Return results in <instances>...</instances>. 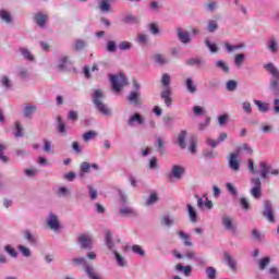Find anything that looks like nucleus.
Here are the masks:
<instances>
[{
  "mask_svg": "<svg viewBox=\"0 0 279 279\" xmlns=\"http://www.w3.org/2000/svg\"><path fill=\"white\" fill-rule=\"evenodd\" d=\"M92 99L95 108L100 111L101 114H105V117L112 116V110H110V108H108V105L104 102V99H106V94H104V90L95 89L94 94L92 95Z\"/></svg>",
  "mask_w": 279,
  "mask_h": 279,
  "instance_id": "nucleus-1",
  "label": "nucleus"
},
{
  "mask_svg": "<svg viewBox=\"0 0 279 279\" xmlns=\"http://www.w3.org/2000/svg\"><path fill=\"white\" fill-rule=\"evenodd\" d=\"M161 86H163V90L161 92L160 97L163 100L167 108H171L173 104V98H171V75H169V73L162 74Z\"/></svg>",
  "mask_w": 279,
  "mask_h": 279,
  "instance_id": "nucleus-2",
  "label": "nucleus"
},
{
  "mask_svg": "<svg viewBox=\"0 0 279 279\" xmlns=\"http://www.w3.org/2000/svg\"><path fill=\"white\" fill-rule=\"evenodd\" d=\"M264 69L270 75L269 89L276 96H279V69L274 63H266Z\"/></svg>",
  "mask_w": 279,
  "mask_h": 279,
  "instance_id": "nucleus-3",
  "label": "nucleus"
},
{
  "mask_svg": "<svg viewBox=\"0 0 279 279\" xmlns=\"http://www.w3.org/2000/svg\"><path fill=\"white\" fill-rule=\"evenodd\" d=\"M110 82L113 93L119 95V93H121V90L128 86V76H125V74L110 75Z\"/></svg>",
  "mask_w": 279,
  "mask_h": 279,
  "instance_id": "nucleus-4",
  "label": "nucleus"
},
{
  "mask_svg": "<svg viewBox=\"0 0 279 279\" xmlns=\"http://www.w3.org/2000/svg\"><path fill=\"white\" fill-rule=\"evenodd\" d=\"M259 175L263 180H267L270 175H279V169L271 168V165L267 161H259Z\"/></svg>",
  "mask_w": 279,
  "mask_h": 279,
  "instance_id": "nucleus-5",
  "label": "nucleus"
},
{
  "mask_svg": "<svg viewBox=\"0 0 279 279\" xmlns=\"http://www.w3.org/2000/svg\"><path fill=\"white\" fill-rule=\"evenodd\" d=\"M251 195L253 199H260L263 197V183L260 182L259 178H252L251 179Z\"/></svg>",
  "mask_w": 279,
  "mask_h": 279,
  "instance_id": "nucleus-6",
  "label": "nucleus"
},
{
  "mask_svg": "<svg viewBox=\"0 0 279 279\" xmlns=\"http://www.w3.org/2000/svg\"><path fill=\"white\" fill-rule=\"evenodd\" d=\"M47 226L52 232H59L62 229V225L60 223V218L58 215L50 213L47 218Z\"/></svg>",
  "mask_w": 279,
  "mask_h": 279,
  "instance_id": "nucleus-7",
  "label": "nucleus"
},
{
  "mask_svg": "<svg viewBox=\"0 0 279 279\" xmlns=\"http://www.w3.org/2000/svg\"><path fill=\"white\" fill-rule=\"evenodd\" d=\"M128 125L129 128H140L141 125H145V117H143L138 112H135L130 116L128 120Z\"/></svg>",
  "mask_w": 279,
  "mask_h": 279,
  "instance_id": "nucleus-8",
  "label": "nucleus"
},
{
  "mask_svg": "<svg viewBox=\"0 0 279 279\" xmlns=\"http://www.w3.org/2000/svg\"><path fill=\"white\" fill-rule=\"evenodd\" d=\"M263 216L269 223H276V217L274 216V205L269 201L264 203Z\"/></svg>",
  "mask_w": 279,
  "mask_h": 279,
  "instance_id": "nucleus-9",
  "label": "nucleus"
},
{
  "mask_svg": "<svg viewBox=\"0 0 279 279\" xmlns=\"http://www.w3.org/2000/svg\"><path fill=\"white\" fill-rule=\"evenodd\" d=\"M197 208L199 210H213V201L208 199V195H203V197L197 196Z\"/></svg>",
  "mask_w": 279,
  "mask_h": 279,
  "instance_id": "nucleus-10",
  "label": "nucleus"
},
{
  "mask_svg": "<svg viewBox=\"0 0 279 279\" xmlns=\"http://www.w3.org/2000/svg\"><path fill=\"white\" fill-rule=\"evenodd\" d=\"M228 166L231 171H239L241 169V161H239V153L230 154L228 158Z\"/></svg>",
  "mask_w": 279,
  "mask_h": 279,
  "instance_id": "nucleus-11",
  "label": "nucleus"
},
{
  "mask_svg": "<svg viewBox=\"0 0 279 279\" xmlns=\"http://www.w3.org/2000/svg\"><path fill=\"white\" fill-rule=\"evenodd\" d=\"M221 221L225 230H227L228 232H236V223H234L232 217L223 216Z\"/></svg>",
  "mask_w": 279,
  "mask_h": 279,
  "instance_id": "nucleus-12",
  "label": "nucleus"
},
{
  "mask_svg": "<svg viewBox=\"0 0 279 279\" xmlns=\"http://www.w3.org/2000/svg\"><path fill=\"white\" fill-rule=\"evenodd\" d=\"M121 217L134 218L138 217V211L132 206H122L119 210Z\"/></svg>",
  "mask_w": 279,
  "mask_h": 279,
  "instance_id": "nucleus-13",
  "label": "nucleus"
},
{
  "mask_svg": "<svg viewBox=\"0 0 279 279\" xmlns=\"http://www.w3.org/2000/svg\"><path fill=\"white\" fill-rule=\"evenodd\" d=\"M184 173H186V169L184 168V166H172L171 175L174 178V180H182V178H184Z\"/></svg>",
  "mask_w": 279,
  "mask_h": 279,
  "instance_id": "nucleus-14",
  "label": "nucleus"
},
{
  "mask_svg": "<svg viewBox=\"0 0 279 279\" xmlns=\"http://www.w3.org/2000/svg\"><path fill=\"white\" fill-rule=\"evenodd\" d=\"M78 243L83 250H88V247H93V236L89 234H83L78 236Z\"/></svg>",
  "mask_w": 279,
  "mask_h": 279,
  "instance_id": "nucleus-15",
  "label": "nucleus"
},
{
  "mask_svg": "<svg viewBox=\"0 0 279 279\" xmlns=\"http://www.w3.org/2000/svg\"><path fill=\"white\" fill-rule=\"evenodd\" d=\"M111 253L113 254V256L116 258V265L118 267H122V268L128 267V259L125 258V256L118 253L117 248H113V251H111Z\"/></svg>",
  "mask_w": 279,
  "mask_h": 279,
  "instance_id": "nucleus-16",
  "label": "nucleus"
},
{
  "mask_svg": "<svg viewBox=\"0 0 279 279\" xmlns=\"http://www.w3.org/2000/svg\"><path fill=\"white\" fill-rule=\"evenodd\" d=\"M49 16L47 15V13H43V12H38L34 15V20L36 25H38V27H45V25H47V21H48Z\"/></svg>",
  "mask_w": 279,
  "mask_h": 279,
  "instance_id": "nucleus-17",
  "label": "nucleus"
},
{
  "mask_svg": "<svg viewBox=\"0 0 279 279\" xmlns=\"http://www.w3.org/2000/svg\"><path fill=\"white\" fill-rule=\"evenodd\" d=\"M90 169H94V171H99V165L97 163H89L87 161H84L81 163V175L84 173H90Z\"/></svg>",
  "mask_w": 279,
  "mask_h": 279,
  "instance_id": "nucleus-18",
  "label": "nucleus"
},
{
  "mask_svg": "<svg viewBox=\"0 0 279 279\" xmlns=\"http://www.w3.org/2000/svg\"><path fill=\"white\" fill-rule=\"evenodd\" d=\"M186 210H187V217L191 221V223H197L199 216L197 215V209L193 207V205L187 204L186 205Z\"/></svg>",
  "mask_w": 279,
  "mask_h": 279,
  "instance_id": "nucleus-19",
  "label": "nucleus"
},
{
  "mask_svg": "<svg viewBox=\"0 0 279 279\" xmlns=\"http://www.w3.org/2000/svg\"><path fill=\"white\" fill-rule=\"evenodd\" d=\"M69 64H71V58L69 56H61L57 61V69L59 71H65Z\"/></svg>",
  "mask_w": 279,
  "mask_h": 279,
  "instance_id": "nucleus-20",
  "label": "nucleus"
},
{
  "mask_svg": "<svg viewBox=\"0 0 279 279\" xmlns=\"http://www.w3.org/2000/svg\"><path fill=\"white\" fill-rule=\"evenodd\" d=\"M57 132L62 136H66L69 134V128H66V123L62 121V117H57Z\"/></svg>",
  "mask_w": 279,
  "mask_h": 279,
  "instance_id": "nucleus-21",
  "label": "nucleus"
},
{
  "mask_svg": "<svg viewBox=\"0 0 279 279\" xmlns=\"http://www.w3.org/2000/svg\"><path fill=\"white\" fill-rule=\"evenodd\" d=\"M175 271H178L179 274H183V276H186V278H189V276H191V274L193 271V267L178 264L175 266Z\"/></svg>",
  "mask_w": 279,
  "mask_h": 279,
  "instance_id": "nucleus-22",
  "label": "nucleus"
},
{
  "mask_svg": "<svg viewBox=\"0 0 279 279\" xmlns=\"http://www.w3.org/2000/svg\"><path fill=\"white\" fill-rule=\"evenodd\" d=\"M267 49L268 51H270V53H278L279 51V44H278V39L276 38H270L267 43Z\"/></svg>",
  "mask_w": 279,
  "mask_h": 279,
  "instance_id": "nucleus-23",
  "label": "nucleus"
},
{
  "mask_svg": "<svg viewBox=\"0 0 279 279\" xmlns=\"http://www.w3.org/2000/svg\"><path fill=\"white\" fill-rule=\"evenodd\" d=\"M23 236L27 241V243H29L31 245H36L38 243V239L29 230H24Z\"/></svg>",
  "mask_w": 279,
  "mask_h": 279,
  "instance_id": "nucleus-24",
  "label": "nucleus"
},
{
  "mask_svg": "<svg viewBox=\"0 0 279 279\" xmlns=\"http://www.w3.org/2000/svg\"><path fill=\"white\" fill-rule=\"evenodd\" d=\"M178 38L183 45H189V43H191V35L182 31V28L178 29Z\"/></svg>",
  "mask_w": 279,
  "mask_h": 279,
  "instance_id": "nucleus-25",
  "label": "nucleus"
},
{
  "mask_svg": "<svg viewBox=\"0 0 279 279\" xmlns=\"http://www.w3.org/2000/svg\"><path fill=\"white\" fill-rule=\"evenodd\" d=\"M105 243H106L108 250H110V252H112L113 250H117V246L114 245V242L112 241V232L106 231Z\"/></svg>",
  "mask_w": 279,
  "mask_h": 279,
  "instance_id": "nucleus-26",
  "label": "nucleus"
},
{
  "mask_svg": "<svg viewBox=\"0 0 279 279\" xmlns=\"http://www.w3.org/2000/svg\"><path fill=\"white\" fill-rule=\"evenodd\" d=\"M225 260L232 271H236V259L230 253H225Z\"/></svg>",
  "mask_w": 279,
  "mask_h": 279,
  "instance_id": "nucleus-27",
  "label": "nucleus"
},
{
  "mask_svg": "<svg viewBox=\"0 0 279 279\" xmlns=\"http://www.w3.org/2000/svg\"><path fill=\"white\" fill-rule=\"evenodd\" d=\"M0 20L2 23H7V25H10V23H12V14L9 13V11L5 9H1L0 10Z\"/></svg>",
  "mask_w": 279,
  "mask_h": 279,
  "instance_id": "nucleus-28",
  "label": "nucleus"
},
{
  "mask_svg": "<svg viewBox=\"0 0 279 279\" xmlns=\"http://www.w3.org/2000/svg\"><path fill=\"white\" fill-rule=\"evenodd\" d=\"M270 263H271V257L270 256L262 257L260 259L257 260L258 269L260 271H265V269H267V266Z\"/></svg>",
  "mask_w": 279,
  "mask_h": 279,
  "instance_id": "nucleus-29",
  "label": "nucleus"
},
{
  "mask_svg": "<svg viewBox=\"0 0 279 279\" xmlns=\"http://www.w3.org/2000/svg\"><path fill=\"white\" fill-rule=\"evenodd\" d=\"M21 56L24 58V60H27V62H34L35 57L27 48H20L19 49Z\"/></svg>",
  "mask_w": 279,
  "mask_h": 279,
  "instance_id": "nucleus-30",
  "label": "nucleus"
},
{
  "mask_svg": "<svg viewBox=\"0 0 279 279\" xmlns=\"http://www.w3.org/2000/svg\"><path fill=\"white\" fill-rule=\"evenodd\" d=\"M178 235L183 241V243L186 247L193 246V242H191V235H189L186 232L178 231Z\"/></svg>",
  "mask_w": 279,
  "mask_h": 279,
  "instance_id": "nucleus-31",
  "label": "nucleus"
},
{
  "mask_svg": "<svg viewBox=\"0 0 279 279\" xmlns=\"http://www.w3.org/2000/svg\"><path fill=\"white\" fill-rule=\"evenodd\" d=\"M185 86H186L187 93H191L192 95H195V93H197V86H195V82H193V78L187 77L185 80Z\"/></svg>",
  "mask_w": 279,
  "mask_h": 279,
  "instance_id": "nucleus-32",
  "label": "nucleus"
},
{
  "mask_svg": "<svg viewBox=\"0 0 279 279\" xmlns=\"http://www.w3.org/2000/svg\"><path fill=\"white\" fill-rule=\"evenodd\" d=\"M154 61L160 66H165V64H169V59L165 54L157 53L154 56Z\"/></svg>",
  "mask_w": 279,
  "mask_h": 279,
  "instance_id": "nucleus-33",
  "label": "nucleus"
},
{
  "mask_svg": "<svg viewBox=\"0 0 279 279\" xmlns=\"http://www.w3.org/2000/svg\"><path fill=\"white\" fill-rule=\"evenodd\" d=\"M225 49L228 53H232L233 51H238V49H245V44L232 46L230 43H225Z\"/></svg>",
  "mask_w": 279,
  "mask_h": 279,
  "instance_id": "nucleus-34",
  "label": "nucleus"
},
{
  "mask_svg": "<svg viewBox=\"0 0 279 279\" xmlns=\"http://www.w3.org/2000/svg\"><path fill=\"white\" fill-rule=\"evenodd\" d=\"M216 69H219L222 73H230V66H228V63L223 60L216 61Z\"/></svg>",
  "mask_w": 279,
  "mask_h": 279,
  "instance_id": "nucleus-35",
  "label": "nucleus"
},
{
  "mask_svg": "<svg viewBox=\"0 0 279 279\" xmlns=\"http://www.w3.org/2000/svg\"><path fill=\"white\" fill-rule=\"evenodd\" d=\"M233 62L238 69H241V66H243V62H245V54L243 53L235 54Z\"/></svg>",
  "mask_w": 279,
  "mask_h": 279,
  "instance_id": "nucleus-36",
  "label": "nucleus"
},
{
  "mask_svg": "<svg viewBox=\"0 0 279 279\" xmlns=\"http://www.w3.org/2000/svg\"><path fill=\"white\" fill-rule=\"evenodd\" d=\"M186 134H187L186 131H181L178 136V143L181 149H186V142H185Z\"/></svg>",
  "mask_w": 279,
  "mask_h": 279,
  "instance_id": "nucleus-37",
  "label": "nucleus"
},
{
  "mask_svg": "<svg viewBox=\"0 0 279 279\" xmlns=\"http://www.w3.org/2000/svg\"><path fill=\"white\" fill-rule=\"evenodd\" d=\"M255 106H257L259 112H269V104L263 102L260 100H254Z\"/></svg>",
  "mask_w": 279,
  "mask_h": 279,
  "instance_id": "nucleus-38",
  "label": "nucleus"
},
{
  "mask_svg": "<svg viewBox=\"0 0 279 279\" xmlns=\"http://www.w3.org/2000/svg\"><path fill=\"white\" fill-rule=\"evenodd\" d=\"M141 97V92H131L128 96L130 104L138 105V98Z\"/></svg>",
  "mask_w": 279,
  "mask_h": 279,
  "instance_id": "nucleus-39",
  "label": "nucleus"
},
{
  "mask_svg": "<svg viewBox=\"0 0 279 279\" xmlns=\"http://www.w3.org/2000/svg\"><path fill=\"white\" fill-rule=\"evenodd\" d=\"M19 252L22 254V256H24L25 258H29V256H32V250H29V247L20 244L17 246Z\"/></svg>",
  "mask_w": 279,
  "mask_h": 279,
  "instance_id": "nucleus-40",
  "label": "nucleus"
},
{
  "mask_svg": "<svg viewBox=\"0 0 279 279\" xmlns=\"http://www.w3.org/2000/svg\"><path fill=\"white\" fill-rule=\"evenodd\" d=\"M218 28H219V22H217V20L208 21L207 29H208V32H210V34H213V32H217Z\"/></svg>",
  "mask_w": 279,
  "mask_h": 279,
  "instance_id": "nucleus-41",
  "label": "nucleus"
},
{
  "mask_svg": "<svg viewBox=\"0 0 279 279\" xmlns=\"http://www.w3.org/2000/svg\"><path fill=\"white\" fill-rule=\"evenodd\" d=\"M17 76L21 80H29V70L27 68H20L17 71Z\"/></svg>",
  "mask_w": 279,
  "mask_h": 279,
  "instance_id": "nucleus-42",
  "label": "nucleus"
},
{
  "mask_svg": "<svg viewBox=\"0 0 279 279\" xmlns=\"http://www.w3.org/2000/svg\"><path fill=\"white\" fill-rule=\"evenodd\" d=\"M0 82L7 90H10V88H12V80H10V77H8L7 75L1 76Z\"/></svg>",
  "mask_w": 279,
  "mask_h": 279,
  "instance_id": "nucleus-43",
  "label": "nucleus"
},
{
  "mask_svg": "<svg viewBox=\"0 0 279 279\" xmlns=\"http://www.w3.org/2000/svg\"><path fill=\"white\" fill-rule=\"evenodd\" d=\"M75 51H82V49H86V40L76 39L73 45Z\"/></svg>",
  "mask_w": 279,
  "mask_h": 279,
  "instance_id": "nucleus-44",
  "label": "nucleus"
},
{
  "mask_svg": "<svg viewBox=\"0 0 279 279\" xmlns=\"http://www.w3.org/2000/svg\"><path fill=\"white\" fill-rule=\"evenodd\" d=\"M268 278L269 279H279V268L278 267H270L268 269Z\"/></svg>",
  "mask_w": 279,
  "mask_h": 279,
  "instance_id": "nucleus-45",
  "label": "nucleus"
},
{
  "mask_svg": "<svg viewBox=\"0 0 279 279\" xmlns=\"http://www.w3.org/2000/svg\"><path fill=\"white\" fill-rule=\"evenodd\" d=\"M120 51H130L132 49V43L124 40L118 45Z\"/></svg>",
  "mask_w": 279,
  "mask_h": 279,
  "instance_id": "nucleus-46",
  "label": "nucleus"
},
{
  "mask_svg": "<svg viewBox=\"0 0 279 279\" xmlns=\"http://www.w3.org/2000/svg\"><path fill=\"white\" fill-rule=\"evenodd\" d=\"M72 263H74V265H82L85 268V271H86V267H89L88 263L86 262V257L73 258Z\"/></svg>",
  "mask_w": 279,
  "mask_h": 279,
  "instance_id": "nucleus-47",
  "label": "nucleus"
},
{
  "mask_svg": "<svg viewBox=\"0 0 279 279\" xmlns=\"http://www.w3.org/2000/svg\"><path fill=\"white\" fill-rule=\"evenodd\" d=\"M4 252H7V254H9V256L11 258H17L19 257V253L16 252V250H14L12 247V245L4 246Z\"/></svg>",
  "mask_w": 279,
  "mask_h": 279,
  "instance_id": "nucleus-48",
  "label": "nucleus"
},
{
  "mask_svg": "<svg viewBox=\"0 0 279 279\" xmlns=\"http://www.w3.org/2000/svg\"><path fill=\"white\" fill-rule=\"evenodd\" d=\"M99 9L101 12H110V0H100Z\"/></svg>",
  "mask_w": 279,
  "mask_h": 279,
  "instance_id": "nucleus-49",
  "label": "nucleus"
},
{
  "mask_svg": "<svg viewBox=\"0 0 279 279\" xmlns=\"http://www.w3.org/2000/svg\"><path fill=\"white\" fill-rule=\"evenodd\" d=\"M131 250H132L133 254H137V256L145 257V254H146L145 250H143L141 247V245L134 244Z\"/></svg>",
  "mask_w": 279,
  "mask_h": 279,
  "instance_id": "nucleus-50",
  "label": "nucleus"
},
{
  "mask_svg": "<svg viewBox=\"0 0 279 279\" xmlns=\"http://www.w3.org/2000/svg\"><path fill=\"white\" fill-rule=\"evenodd\" d=\"M93 138H97V132L95 131H88L83 135V141H85V143L93 141Z\"/></svg>",
  "mask_w": 279,
  "mask_h": 279,
  "instance_id": "nucleus-51",
  "label": "nucleus"
},
{
  "mask_svg": "<svg viewBox=\"0 0 279 279\" xmlns=\"http://www.w3.org/2000/svg\"><path fill=\"white\" fill-rule=\"evenodd\" d=\"M206 275L208 279H216L217 278V269H215V267H207L206 268Z\"/></svg>",
  "mask_w": 279,
  "mask_h": 279,
  "instance_id": "nucleus-52",
  "label": "nucleus"
},
{
  "mask_svg": "<svg viewBox=\"0 0 279 279\" xmlns=\"http://www.w3.org/2000/svg\"><path fill=\"white\" fill-rule=\"evenodd\" d=\"M158 202V194L151 193L146 201V206H154Z\"/></svg>",
  "mask_w": 279,
  "mask_h": 279,
  "instance_id": "nucleus-53",
  "label": "nucleus"
},
{
  "mask_svg": "<svg viewBox=\"0 0 279 279\" xmlns=\"http://www.w3.org/2000/svg\"><path fill=\"white\" fill-rule=\"evenodd\" d=\"M161 223L163 226H166L167 228H171V226H173V223H175V220H173V218H170L169 216H163L161 218Z\"/></svg>",
  "mask_w": 279,
  "mask_h": 279,
  "instance_id": "nucleus-54",
  "label": "nucleus"
},
{
  "mask_svg": "<svg viewBox=\"0 0 279 279\" xmlns=\"http://www.w3.org/2000/svg\"><path fill=\"white\" fill-rule=\"evenodd\" d=\"M14 136L15 138H21V136H23V125H21V122H15Z\"/></svg>",
  "mask_w": 279,
  "mask_h": 279,
  "instance_id": "nucleus-55",
  "label": "nucleus"
},
{
  "mask_svg": "<svg viewBox=\"0 0 279 279\" xmlns=\"http://www.w3.org/2000/svg\"><path fill=\"white\" fill-rule=\"evenodd\" d=\"M106 50L108 53H114V51H117V43L114 40H109Z\"/></svg>",
  "mask_w": 279,
  "mask_h": 279,
  "instance_id": "nucleus-56",
  "label": "nucleus"
},
{
  "mask_svg": "<svg viewBox=\"0 0 279 279\" xmlns=\"http://www.w3.org/2000/svg\"><path fill=\"white\" fill-rule=\"evenodd\" d=\"M205 45H206V47H208V49L211 53H217V51H219V48L217 47V44L210 43L209 39L205 40Z\"/></svg>",
  "mask_w": 279,
  "mask_h": 279,
  "instance_id": "nucleus-57",
  "label": "nucleus"
},
{
  "mask_svg": "<svg viewBox=\"0 0 279 279\" xmlns=\"http://www.w3.org/2000/svg\"><path fill=\"white\" fill-rule=\"evenodd\" d=\"M185 64H187V66H195V65H199V64H204V62H202V59L199 58H192V59H187Z\"/></svg>",
  "mask_w": 279,
  "mask_h": 279,
  "instance_id": "nucleus-58",
  "label": "nucleus"
},
{
  "mask_svg": "<svg viewBox=\"0 0 279 279\" xmlns=\"http://www.w3.org/2000/svg\"><path fill=\"white\" fill-rule=\"evenodd\" d=\"M207 12H215L219 8V2L211 1L205 5Z\"/></svg>",
  "mask_w": 279,
  "mask_h": 279,
  "instance_id": "nucleus-59",
  "label": "nucleus"
},
{
  "mask_svg": "<svg viewBox=\"0 0 279 279\" xmlns=\"http://www.w3.org/2000/svg\"><path fill=\"white\" fill-rule=\"evenodd\" d=\"M252 236H253V239H255V241H263L265 239V234H263L257 229L252 230Z\"/></svg>",
  "mask_w": 279,
  "mask_h": 279,
  "instance_id": "nucleus-60",
  "label": "nucleus"
},
{
  "mask_svg": "<svg viewBox=\"0 0 279 279\" xmlns=\"http://www.w3.org/2000/svg\"><path fill=\"white\" fill-rule=\"evenodd\" d=\"M236 86H239V83H236V81H228L226 84V88L230 93H233V90H236Z\"/></svg>",
  "mask_w": 279,
  "mask_h": 279,
  "instance_id": "nucleus-61",
  "label": "nucleus"
},
{
  "mask_svg": "<svg viewBox=\"0 0 279 279\" xmlns=\"http://www.w3.org/2000/svg\"><path fill=\"white\" fill-rule=\"evenodd\" d=\"M240 206L245 210V213H247V210H250V201L245 197H240Z\"/></svg>",
  "mask_w": 279,
  "mask_h": 279,
  "instance_id": "nucleus-62",
  "label": "nucleus"
},
{
  "mask_svg": "<svg viewBox=\"0 0 279 279\" xmlns=\"http://www.w3.org/2000/svg\"><path fill=\"white\" fill-rule=\"evenodd\" d=\"M35 112H36V107L32 105L26 106L24 109L25 117H32V114H34Z\"/></svg>",
  "mask_w": 279,
  "mask_h": 279,
  "instance_id": "nucleus-63",
  "label": "nucleus"
},
{
  "mask_svg": "<svg viewBox=\"0 0 279 279\" xmlns=\"http://www.w3.org/2000/svg\"><path fill=\"white\" fill-rule=\"evenodd\" d=\"M147 40H149V37L145 34H138L137 35V43L140 45H147Z\"/></svg>",
  "mask_w": 279,
  "mask_h": 279,
  "instance_id": "nucleus-64",
  "label": "nucleus"
}]
</instances>
